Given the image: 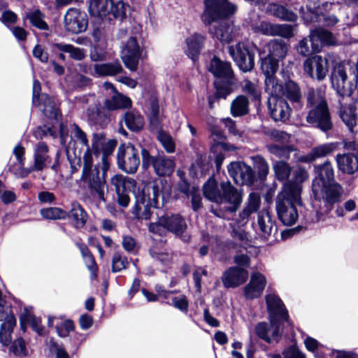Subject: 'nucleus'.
I'll use <instances>...</instances> for the list:
<instances>
[{"label": "nucleus", "instance_id": "obj_4", "mask_svg": "<svg viewBox=\"0 0 358 358\" xmlns=\"http://www.w3.org/2000/svg\"><path fill=\"white\" fill-rule=\"evenodd\" d=\"M187 228L185 219L179 214H166L148 225L150 233L161 236H165L168 231L181 236Z\"/></svg>", "mask_w": 358, "mask_h": 358}, {"label": "nucleus", "instance_id": "obj_26", "mask_svg": "<svg viewBox=\"0 0 358 358\" xmlns=\"http://www.w3.org/2000/svg\"><path fill=\"white\" fill-rule=\"evenodd\" d=\"M287 52L286 43L281 40L270 41L259 52V55H265L277 60L283 59Z\"/></svg>", "mask_w": 358, "mask_h": 358}, {"label": "nucleus", "instance_id": "obj_43", "mask_svg": "<svg viewBox=\"0 0 358 358\" xmlns=\"http://www.w3.org/2000/svg\"><path fill=\"white\" fill-rule=\"evenodd\" d=\"M16 324V320L13 315L8 317V321L3 322L0 329V342L3 345H8L11 341V333Z\"/></svg>", "mask_w": 358, "mask_h": 358}, {"label": "nucleus", "instance_id": "obj_14", "mask_svg": "<svg viewBox=\"0 0 358 358\" xmlns=\"http://www.w3.org/2000/svg\"><path fill=\"white\" fill-rule=\"evenodd\" d=\"M164 192L169 194V187L164 186V182L162 180L158 181H151L143 186L142 189L136 195H142L145 194V200L153 206V208H158V200L160 196L164 199Z\"/></svg>", "mask_w": 358, "mask_h": 358}, {"label": "nucleus", "instance_id": "obj_21", "mask_svg": "<svg viewBox=\"0 0 358 358\" xmlns=\"http://www.w3.org/2000/svg\"><path fill=\"white\" fill-rule=\"evenodd\" d=\"M280 321L276 320L275 317L271 316L269 326L264 322L259 323L255 328L257 335L268 343L278 341L280 337L279 332Z\"/></svg>", "mask_w": 358, "mask_h": 358}, {"label": "nucleus", "instance_id": "obj_3", "mask_svg": "<svg viewBox=\"0 0 358 358\" xmlns=\"http://www.w3.org/2000/svg\"><path fill=\"white\" fill-rule=\"evenodd\" d=\"M331 79L333 87L341 96H350L358 84V76L355 71L343 63L334 67Z\"/></svg>", "mask_w": 358, "mask_h": 358}, {"label": "nucleus", "instance_id": "obj_41", "mask_svg": "<svg viewBox=\"0 0 358 358\" xmlns=\"http://www.w3.org/2000/svg\"><path fill=\"white\" fill-rule=\"evenodd\" d=\"M203 194L208 199L216 203H222V190L218 188L213 178L208 179L203 185Z\"/></svg>", "mask_w": 358, "mask_h": 358}, {"label": "nucleus", "instance_id": "obj_20", "mask_svg": "<svg viewBox=\"0 0 358 358\" xmlns=\"http://www.w3.org/2000/svg\"><path fill=\"white\" fill-rule=\"evenodd\" d=\"M268 108L271 116L275 121H285L289 116L291 109L287 101L281 96H270L268 100Z\"/></svg>", "mask_w": 358, "mask_h": 358}, {"label": "nucleus", "instance_id": "obj_11", "mask_svg": "<svg viewBox=\"0 0 358 358\" xmlns=\"http://www.w3.org/2000/svg\"><path fill=\"white\" fill-rule=\"evenodd\" d=\"M303 68L305 73L310 78L322 80L328 73V61L320 55H315L308 57L304 61Z\"/></svg>", "mask_w": 358, "mask_h": 358}, {"label": "nucleus", "instance_id": "obj_46", "mask_svg": "<svg viewBox=\"0 0 358 358\" xmlns=\"http://www.w3.org/2000/svg\"><path fill=\"white\" fill-rule=\"evenodd\" d=\"M127 127L132 131H138L143 127V117L136 111H129L124 115Z\"/></svg>", "mask_w": 358, "mask_h": 358}, {"label": "nucleus", "instance_id": "obj_51", "mask_svg": "<svg viewBox=\"0 0 358 358\" xmlns=\"http://www.w3.org/2000/svg\"><path fill=\"white\" fill-rule=\"evenodd\" d=\"M212 150H213V152H217L215 157V162L216 164L217 169L219 170L224 159V155L222 152V151L234 150L235 147L227 143L219 142L213 146Z\"/></svg>", "mask_w": 358, "mask_h": 358}, {"label": "nucleus", "instance_id": "obj_42", "mask_svg": "<svg viewBox=\"0 0 358 358\" xmlns=\"http://www.w3.org/2000/svg\"><path fill=\"white\" fill-rule=\"evenodd\" d=\"M70 216L76 228L83 227L87 220V215L86 212L77 202L72 203Z\"/></svg>", "mask_w": 358, "mask_h": 358}, {"label": "nucleus", "instance_id": "obj_38", "mask_svg": "<svg viewBox=\"0 0 358 358\" xmlns=\"http://www.w3.org/2000/svg\"><path fill=\"white\" fill-rule=\"evenodd\" d=\"M131 101L117 92H114L110 99L105 101V106L108 110H116L130 106Z\"/></svg>", "mask_w": 358, "mask_h": 358}, {"label": "nucleus", "instance_id": "obj_34", "mask_svg": "<svg viewBox=\"0 0 358 358\" xmlns=\"http://www.w3.org/2000/svg\"><path fill=\"white\" fill-rule=\"evenodd\" d=\"M209 71L216 77L230 79L233 76L231 64L214 57L210 64Z\"/></svg>", "mask_w": 358, "mask_h": 358}, {"label": "nucleus", "instance_id": "obj_2", "mask_svg": "<svg viewBox=\"0 0 358 358\" xmlns=\"http://www.w3.org/2000/svg\"><path fill=\"white\" fill-rule=\"evenodd\" d=\"M308 104L311 109L306 116V121L313 127L327 132L333 127L327 103L321 93L310 90L308 94Z\"/></svg>", "mask_w": 358, "mask_h": 358}, {"label": "nucleus", "instance_id": "obj_17", "mask_svg": "<svg viewBox=\"0 0 358 358\" xmlns=\"http://www.w3.org/2000/svg\"><path fill=\"white\" fill-rule=\"evenodd\" d=\"M64 25L68 31L78 34L85 31L87 21L85 15L79 10L70 8L64 16Z\"/></svg>", "mask_w": 358, "mask_h": 358}, {"label": "nucleus", "instance_id": "obj_57", "mask_svg": "<svg viewBox=\"0 0 358 358\" xmlns=\"http://www.w3.org/2000/svg\"><path fill=\"white\" fill-rule=\"evenodd\" d=\"M129 264L127 258L120 252H115L112 258V271L120 272L125 269Z\"/></svg>", "mask_w": 358, "mask_h": 358}, {"label": "nucleus", "instance_id": "obj_8", "mask_svg": "<svg viewBox=\"0 0 358 358\" xmlns=\"http://www.w3.org/2000/svg\"><path fill=\"white\" fill-rule=\"evenodd\" d=\"M229 53L241 70L251 71L255 66L254 47L249 43H238L229 47Z\"/></svg>", "mask_w": 358, "mask_h": 358}, {"label": "nucleus", "instance_id": "obj_33", "mask_svg": "<svg viewBox=\"0 0 358 358\" xmlns=\"http://www.w3.org/2000/svg\"><path fill=\"white\" fill-rule=\"evenodd\" d=\"M336 162L339 170L348 174H352L358 171V159L352 154L338 155Z\"/></svg>", "mask_w": 358, "mask_h": 358}, {"label": "nucleus", "instance_id": "obj_22", "mask_svg": "<svg viewBox=\"0 0 358 358\" xmlns=\"http://www.w3.org/2000/svg\"><path fill=\"white\" fill-rule=\"evenodd\" d=\"M266 280L259 272L252 273L249 283L244 288V295L248 299L259 297L263 292Z\"/></svg>", "mask_w": 358, "mask_h": 358}, {"label": "nucleus", "instance_id": "obj_47", "mask_svg": "<svg viewBox=\"0 0 358 358\" xmlns=\"http://www.w3.org/2000/svg\"><path fill=\"white\" fill-rule=\"evenodd\" d=\"M54 46L62 52L69 53V56L76 60H82L86 55V52L83 49L76 48L71 44L55 43Z\"/></svg>", "mask_w": 358, "mask_h": 358}, {"label": "nucleus", "instance_id": "obj_31", "mask_svg": "<svg viewBox=\"0 0 358 358\" xmlns=\"http://www.w3.org/2000/svg\"><path fill=\"white\" fill-rule=\"evenodd\" d=\"M204 42L203 36L199 34H194L185 40L187 55L194 60L199 55Z\"/></svg>", "mask_w": 358, "mask_h": 358}, {"label": "nucleus", "instance_id": "obj_9", "mask_svg": "<svg viewBox=\"0 0 358 358\" xmlns=\"http://www.w3.org/2000/svg\"><path fill=\"white\" fill-rule=\"evenodd\" d=\"M143 159V167L148 169L152 166L155 172L160 176H169L174 170L175 162L172 157L165 155H157L152 157L146 149L141 150Z\"/></svg>", "mask_w": 358, "mask_h": 358}, {"label": "nucleus", "instance_id": "obj_60", "mask_svg": "<svg viewBox=\"0 0 358 358\" xmlns=\"http://www.w3.org/2000/svg\"><path fill=\"white\" fill-rule=\"evenodd\" d=\"M267 148L271 154L282 159H288L292 151V148L289 146L280 147L277 145H268Z\"/></svg>", "mask_w": 358, "mask_h": 358}, {"label": "nucleus", "instance_id": "obj_48", "mask_svg": "<svg viewBox=\"0 0 358 358\" xmlns=\"http://www.w3.org/2000/svg\"><path fill=\"white\" fill-rule=\"evenodd\" d=\"M271 11L273 15L282 20L295 22L297 20L296 14L282 5H272Z\"/></svg>", "mask_w": 358, "mask_h": 358}, {"label": "nucleus", "instance_id": "obj_32", "mask_svg": "<svg viewBox=\"0 0 358 358\" xmlns=\"http://www.w3.org/2000/svg\"><path fill=\"white\" fill-rule=\"evenodd\" d=\"M113 0H90L89 11L94 17L104 18L110 15Z\"/></svg>", "mask_w": 358, "mask_h": 358}, {"label": "nucleus", "instance_id": "obj_37", "mask_svg": "<svg viewBox=\"0 0 358 358\" xmlns=\"http://www.w3.org/2000/svg\"><path fill=\"white\" fill-rule=\"evenodd\" d=\"M338 143H328L315 147L311 152L301 159L302 161H313L317 158L324 157L338 149Z\"/></svg>", "mask_w": 358, "mask_h": 358}, {"label": "nucleus", "instance_id": "obj_63", "mask_svg": "<svg viewBox=\"0 0 358 358\" xmlns=\"http://www.w3.org/2000/svg\"><path fill=\"white\" fill-rule=\"evenodd\" d=\"M171 305L176 308L182 312H187L189 307V302L185 295H180L178 296L173 297Z\"/></svg>", "mask_w": 358, "mask_h": 358}, {"label": "nucleus", "instance_id": "obj_1", "mask_svg": "<svg viewBox=\"0 0 358 358\" xmlns=\"http://www.w3.org/2000/svg\"><path fill=\"white\" fill-rule=\"evenodd\" d=\"M301 187L294 183H285L282 190L278 194L275 199V208L279 220L284 225L294 224L299 213L296 205H302Z\"/></svg>", "mask_w": 358, "mask_h": 358}, {"label": "nucleus", "instance_id": "obj_16", "mask_svg": "<svg viewBox=\"0 0 358 358\" xmlns=\"http://www.w3.org/2000/svg\"><path fill=\"white\" fill-rule=\"evenodd\" d=\"M357 103V101L351 98L350 96H343L342 100L340 101L339 115L350 129L356 125L358 120Z\"/></svg>", "mask_w": 358, "mask_h": 358}, {"label": "nucleus", "instance_id": "obj_44", "mask_svg": "<svg viewBox=\"0 0 358 358\" xmlns=\"http://www.w3.org/2000/svg\"><path fill=\"white\" fill-rule=\"evenodd\" d=\"M94 69L95 73L99 76H115L123 71L122 66L117 62L96 64Z\"/></svg>", "mask_w": 358, "mask_h": 358}, {"label": "nucleus", "instance_id": "obj_7", "mask_svg": "<svg viewBox=\"0 0 358 358\" xmlns=\"http://www.w3.org/2000/svg\"><path fill=\"white\" fill-rule=\"evenodd\" d=\"M117 163L122 171L129 174L136 173L140 164L138 150L130 143L121 144L117 152Z\"/></svg>", "mask_w": 358, "mask_h": 358}, {"label": "nucleus", "instance_id": "obj_54", "mask_svg": "<svg viewBox=\"0 0 358 358\" xmlns=\"http://www.w3.org/2000/svg\"><path fill=\"white\" fill-rule=\"evenodd\" d=\"M41 215L48 220H62L68 216V213L59 208H43L41 210Z\"/></svg>", "mask_w": 358, "mask_h": 358}, {"label": "nucleus", "instance_id": "obj_29", "mask_svg": "<svg viewBox=\"0 0 358 358\" xmlns=\"http://www.w3.org/2000/svg\"><path fill=\"white\" fill-rule=\"evenodd\" d=\"M317 176L312 182V185L324 184L336 181L334 179V169L331 164L327 161L321 165L315 166Z\"/></svg>", "mask_w": 358, "mask_h": 358}, {"label": "nucleus", "instance_id": "obj_59", "mask_svg": "<svg viewBox=\"0 0 358 358\" xmlns=\"http://www.w3.org/2000/svg\"><path fill=\"white\" fill-rule=\"evenodd\" d=\"M27 17L33 26L42 30L48 29V24L43 20V15L39 10H35L28 14Z\"/></svg>", "mask_w": 358, "mask_h": 358}, {"label": "nucleus", "instance_id": "obj_15", "mask_svg": "<svg viewBox=\"0 0 358 358\" xmlns=\"http://www.w3.org/2000/svg\"><path fill=\"white\" fill-rule=\"evenodd\" d=\"M228 172L236 184L250 185L253 182L252 169L243 162L231 163L228 166Z\"/></svg>", "mask_w": 358, "mask_h": 358}, {"label": "nucleus", "instance_id": "obj_56", "mask_svg": "<svg viewBox=\"0 0 358 358\" xmlns=\"http://www.w3.org/2000/svg\"><path fill=\"white\" fill-rule=\"evenodd\" d=\"M243 92L247 93L254 99H259L261 96V92L257 83L252 82L249 80H245L241 83Z\"/></svg>", "mask_w": 358, "mask_h": 358}, {"label": "nucleus", "instance_id": "obj_45", "mask_svg": "<svg viewBox=\"0 0 358 358\" xmlns=\"http://www.w3.org/2000/svg\"><path fill=\"white\" fill-rule=\"evenodd\" d=\"M265 92L270 96L280 97L283 94V87L279 83L275 76H265Z\"/></svg>", "mask_w": 358, "mask_h": 358}, {"label": "nucleus", "instance_id": "obj_36", "mask_svg": "<svg viewBox=\"0 0 358 358\" xmlns=\"http://www.w3.org/2000/svg\"><path fill=\"white\" fill-rule=\"evenodd\" d=\"M94 139L92 143L91 148H86L85 151L83 155V169H88L91 167H94V156L96 157L99 153V141L101 138V136L99 134H94Z\"/></svg>", "mask_w": 358, "mask_h": 358}, {"label": "nucleus", "instance_id": "obj_23", "mask_svg": "<svg viewBox=\"0 0 358 358\" xmlns=\"http://www.w3.org/2000/svg\"><path fill=\"white\" fill-rule=\"evenodd\" d=\"M222 203L227 202L233 205L229 208L230 211H236L242 202V194L231 185L229 182L221 183Z\"/></svg>", "mask_w": 358, "mask_h": 358}, {"label": "nucleus", "instance_id": "obj_12", "mask_svg": "<svg viewBox=\"0 0 358 358\" xmlns=\"http://www.w3.org/2000/svg\"><path fill=\"white\" fill-rule=\"evenodd\" d=\"M81 179L88 183L89 187L97 194L100 199L105 200L106 185L104 178L100 177L97 166L83 169Z\"/></svg>", "mask_w": 358, "mask_h": 358}, {"label": "nucleus", "instance_id": "obj_55", "mask_svg": "<svg viewBox=\"0 0 358 358\" xmlns=\"http://www.w3.org/2000/svg\"><path fill=\"white\" fill-rule=\"evenodd\" d=\"M111 184L115 187L116 192H124L129 185H133L134 180L122 175H115L111 178Z\"/></svg>", "mask_w": 358, "mask_h": 358}, {"label": "nucleus", "instance_id": "obj_39", "mask_svg": "<svg viewBox=\"0 0 358 358\" xmlns=\"http://www.w3.org/2000/svg\"><path fill=\"white\" fill-rule=\"evenodd\" d=\"M43 107L41 108L44 115L49 118L57 119L59 115L57 107L53 100L46 94H42L41 95V99L39 100V104H36Z\"/></svg>", "mask_w": 358, "mask_h": 358}, {"label": "nucleus", "instance_id": "obj_64", "mask_svg": "<svg viewBox=\"0 0 358 358\" xmlns=\"http://www.w3.org/2000/svg\"><path fill=\"white\" fill-rule=\"evenodd\" d=\"M255 164L259 178L261 179L265 178L269 171L268 163L264 158L261 157H257L255 158Z\"/></svg>", "mask_w": 358, "mask_h": 358}, {"label": "nucleus", "instance_id": "obj_62", "mask_svg": "<svg viewBox=\"0 0 358 358\" xmlns=\"http://www.w3.org/2000/svg\"><path fill=\"white\" fill-rule=\"evenodd\" d=\"M126 4L119 1L116 3L113 1V6L110 10V15H112L115 18L122 20L126 16Z\"/></svg>", "mask_w": 358, "mask_h": 358}, {"label": "nucleus", "instance_id": "obj_53", "mask_svg": "<svg viewBox=\"0 0 358 358\" xmlns=\"http://www.w3.org/2000/svg\"><path fill=\"white\" fill-rule=\"evenodd\" d=\"M273 168L278 180H285L289 178L291 168L287 163L284 161H277L273 164Z\"/></svg>", "mask_w": 358, "mask_h": 358}, {"label": "nucleus", "instance_id": "obj_24", "mask_svg": "<svg viewBox=\"0 0 358 358\" xmlns=\"http://www.w3.org/2000/svg\"><path fill=\"white\" fill-rule=\"evenodd\" d=\"M49 148L44 142H38L34 148V169L41 171L50 163Z\"/></svg>", "mask_w": 358, "mask_h": 358}, {"label": "nucleus", "instance_id": "obj_61", "mask_svg": "<svg viewBox=\"0 0 358 358\" xmlns=\"http://www.w3.org/2000/svg\"><path fill=\"white\" fill-rule=\"evenodd\" d=\"M157 138L168 152L171 153L174 152L175 144L170 135L162 131H160L157 134Z\"/></svg>", "mask_w": 358, "mask_h": 358}, {"label": "nucleus", "instance_id": "obj_6", "mask_svg": "<svg viewBox=\"0 0 358 358\" xmlns=\"http://www.w3.org/2000/svg\"><path fill=\"white\" fill-rule=\"evenodd\" d=\"M203 20L210 24L213 22L229 17L236 11V6L228 0H204Z\"/></svg>", "mask_w": 358, "mask_h": 358}, {"label": "nucleus", "instance_id": "obj_35", "mask_svg": "<svg viewBox=\"0 0 358 358\" xmlns=\"http://www.w3.org/2000/svg\"><path fill=\"white\" fill-rule=\"evenodd\" d=\"M22 328H24V325L29 324L39 335L44 334V328L41 325V320L36 317L31 310L24 307L22 310L20 316Z\"/></svg>", "mask_w": 358, "mask_h": 358}, {"label": "nucleus", "instance_id": "obj_5", "mask_svg": "<svg viewBox=\"0 0 358 358\" xmlns=\"http://www.w3.org/2000/svg\"><path fill=\"white\" fill-rule=\"evenodd\" d=\"M312 185V192L315 200L322 201L326 213H329L335 203L341 201L343 187L336 181Z\"/></svg>", "mask_w": 358, "mask_h": 358}, {"label": "nucleus", "instance_id": "obj_40", "mask_svg": "<svg viewBox=\"0 0 358 358\" xmlns=\"http://www.w3.org/2000/svg\"><path fill=\"white\" fill-rule=\"evenodd\" d=\"M231 113L234 117L246 115L249 111V100L244 95H239L231 103Z\"/></svg>", "mask_w": 358, "mask_h": 358}, {"label": "nucleus", "instance_id": "obj_52", "mask_svg": "<svg viewBox=\"0 0 358 358\" xmlns=\"http://www.w3.org/2000/svg\"><path fill=\"white\" fill-rule=\"evenodd\" d=\"M71 138L76 143H79L86 148H90L89 140L87 134L76 124L71 127Z\"/></svg>", "mask_w": 358, "mask_h": 358}, {"label": "nucleus", "instance_id": "obj_58", "mask_svg": "<svg viewBox=\"0 0 358 358\" xmlns=\"http://www.w3.org/2000/svg\"><path fill=\"white\" fill-rule=\"evenodd\" d=\"M296 51L301 56L307 57L312 53L320 52V50H315L313 48V42L310 39L304 38L299 42L296 46Z\"/></svg>", "mask_w": 358, "mask_h": 358}, {"label": "nucleus", "instance_id": "obj_18", "mask_svg": "<svg viewBox=\"0 0 358 358\" xmlns=\"http://www.w3.org/2000/svg\"><path fill=\"white\" fill-rule=\"evenodd\" d=\"M248 278L246 269L240 266H231L226 270L222 276V282L226 288H234L243 284Z\"/></svg>", "mask_w": 358, "mask_h": 358}, {"label": "nucleus", "instance_id": "obj_27", "mask_svg": "<svg viewBox=\"0 0 358 358\" xmlns=\"http://www.w3.org/2000/svg\"><path fill=\"white\" fill-rule=\"evenodd\" d=\"M261 206V197L258 193L252 192L248 196L243 210L239 214V222L241 224L247 223L250 216L258 212Z\"/></svg>", "mask_w": 358, "mask_h": 358}, {"label": "nucleus", "instance_id": "obj_10", "mask_svg": "<svg viewBox=\"0 0 358 358\" xmlns=\"http://www.w3.org/2000/svg\"><path fill=\"white\" fill-rule=\"evenodd\" d=\"M252 29L256 33L266 36H280L284 38H291L294 36V27L287 24H279L259 21L252 24Z\"/></svg>", "mask_w": 358, "mask_h": 358}, {"label": "nucleus", "instance_id": "obj_50", "mask_svg": "<svg viewBox=\"0 0 358 358\" xmlns=\"http://www.w3.org/2000/svg\"><path fill=\"white\" fill-rule=\"evenodd\" d=\"M261 68L265 76H274L278 69V60L265 55H260Z\"/></svg>", "mask_w": 358, "mask_h": 358}, {"label": "nucleus", "instance_id": "obj_13", "mask_svg": "<svg viewBox=\"0 0 358 358\" xmlns=\"http://www.w3.org/2000/svg\"><path fill=\"white\" fill-rule=\"evenodd\" d=\"M141 55V52L136 38H129L121 51V58L125 66L132 71H136Z\"/></svg>", "mask_w": 358, "mask_h": 358}, {"label": "nucleus", "instance_id": "obj_49", "mask_svg": "<svg viewBox=\"0 0 358 358\" xmlns=\"http://www.w3.org/2000/svg\"><path fill=\"white\" fill-rule=\"evenodd\" d=\"M287 99L293 102H299L301 97V92L299 85L292 80H288L283 88V94Z\"/></svg>", "mask_w": 358, "mask_h": 358}, {"label": "nucleus", "instance_id": "obj_28", "mask_svg": "<svg viewBox=\"0 0 358 358\" xmlns=\"http://www.w3.org/2000/svg\"><path fill=\"white\" fill-rule=\"evenodd\" d=\"M267 308L271 316L275 317L278 320H286L287 318V310L279 297L275 294H268L266 296Z\"/></svg>", "mask_w": 358, "mask_h": 358}, {"label": "nucleus", "instance_id": "obj_30", "mask_svg": "<svg viewBox=\"0 0 358 358\" xmlns=\"http://www.w3.org/2000/svg\"><path fill=\"white\" fill-rule=\"evenodd\" d=\"M308 37L313 42V48L315 50H320L322 43L332 45L335 43V38L332 34L322 29L311 31Z\"/></svg>", "mask_w": 358, "mask_h": 358}, {"label": "nucleus", "instance_id": "obj_19", "mask_svg": "<svg viewBox=\"0 0 358 358\" xmlns=\"http://www.w3.org/2000/svg\"><path fill=\"white\" fill-rule=\"evenodd\" d=\"M256 231L264 240L269 239L275 234L276 227L268 210L258 212Z\"/></svg>", "mask_w": 358, "mask_h": 358}, {"label": "nucleus", "instance_id": "obj_25", "mask_svg": "<svg viewBox=\"0 0 358 358\" xmlns=\"http://www.w3.org/2000/svg\"><path fill=\"white\" fill-rule=\"evenodd\" d=\"M145 194L135 196V203L131 209V213L138 220H148L151 218L153 206L145 200Z\"/></svg>", "mask_w": 358, "mask_h": 358}]
</instances>
